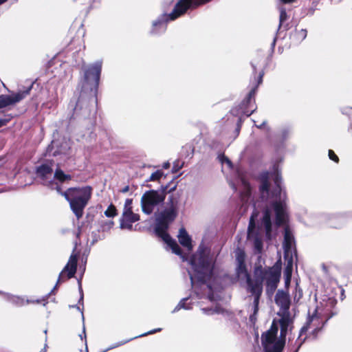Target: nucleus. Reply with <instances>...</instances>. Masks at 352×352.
I'll list each match as a JSON object with an SVG mask.
<instances>
[{
  "instance_id": "obj_1",
  "label": "nucleus",
  "mask_w": 352,
  "mask_h": 352,
  "mask_svg": "<svg viewBox=\"0 0 352 352\" xmlns=\"http://www.w3.org/2000/svg\"><path fill=\"white\" fill-rule=\"evenodd\" d=\"M268 179V173L262 175L260 192L261 198L268 201L270 204L265 206L258 228L256 229L255 224L258 215L256 211L253 212L248 227V239L254 242L255 248L259 252L262 249V241L258 235L265 232L267 239L271 238L272 221L274 217L275 216L276 223L278 226L284 225L287 221V197L285 192L281 189L280 176L278 173L275 175L274 178L275 188L272 192H270L269 190Z\"/></svg>"
},
{
  "instance_id": "obj_2",
  "label": "nucleus",
  "mask_w": 352,
  "mask_h": 352,
  "mask_svg": "<svg viewBox=\"0 0 352 352\" xmlns=\"http://www.w3.org/2000/svg\"><path fill=\"white\" fill-rule=\"evenodd\" d=\"M275 300L280 307L278 313L280 318L274 319L271 328L262 335V344L265 352H281L285 345V338L292 328V319L288 311L289 300L287 294L278 291Z\"/></svg>"
},
{
  "instance_id": "obj_3",
  "label": "nucleus",
  "mask_w": 352,
  "mask_h": 352,
  "mask_svg": "<svg viewBox=\"0 0 352 352\" xmlns=\"http://www.w3.org/2000/svg\"><path fill=\"white\" fill-rule=\"evenodd\" d=\"M179 208V197L176 195L169 196L165 208L156 217L155 232L170 248L173 253L180 256L184 261V256L182 255L179 245L166 232L169 224L177 217Z\"/></svg>"
},
{
  "instance_id": "obj_4",
  "label": "nucleus",
  "mask_w": 352,
  "mask_h": 352,
  "mask_svg": "<svg viewBox=\"0 0 352 352\" xmlns=\"http://www.w3.org/2000/svg\"><path fill=\"white\" fill-rule=\"evenodd\" d=\"M280 276V267L275 265L267 270L256 268L254 272V278L253 279L248 277V290L254 296V312L250 316L252 322L256 320V314L258 311L259 298L263 292V282L265 280L267 290L274 292L277 286Z\"/></svg>"
},
{
  "instance_id": "obj_5",
  "label": "nucleus",
  "mask_w": 352,
  "mask_h": 352,
  "mask_svg": "<svg viewBox=\"0 0 352 352\" xmlns=\"http://www.w3.org/2000/svg\"><path fill=\"white\" fill-rule=\"evenodd\" d=\"M190 263L193 270V272H189L192 285L195 284L196 280L204 283L211 276L214 258L204 250L199 249L198 252L193 255L190 259Z\"/></svg>"
},
{
  "instance_id": "obj_6",
  "label": "nucleus",
  "mask_w": 352,
  "mask_h": 352,
  "mask_svg": "<svg viewBox=\"0 0 352 352\" xmlns=\"http://www.w3.org/2000/svg\"><path fill=\"white\" fill-rule=\"evenodd\" d=\"M56 190L69 203L70 208L77 219H80L91 197L92 188L87 186L82 188H71L61 192L60 188L56 186Z\"/></svg>"
},
{
  "instance_id": "obj_7",
  "label": "nucleus",
  "mask_w": 352,
  "mask_h": 352,
  "mask_svg": "<svg viewBox=\"0 0 352 352\" xmlns=\"http://www.w3.org/2000/svg\"><path fill=\"white\" fill-rule=\"evenodd\" d=\"M102 65V61L98 60L83 67L84 74L81 85L84 91L96 93L99 84Z\"/></svg>"
},
{
  "instance_id": "obj_8",
  "label": "nucleus",
  "mask_w": 352,
  "mask_h": 352,
  "mask_svg": "<svg viewBox=\"0 0 352 352\" xmlns=\"http://www.w3.org/2000/svg\"><path fill=\"white\" fill-rule=\"evenodd\" d=\"M210 0H179L170 14H162L158 19L153 22L155 28L161 26L165 27V23L168 20L173 21L183 14L188 8L197 7L204 4Z\"/></svg>"
},
{
  "instance_id": "obj_9",
  "label": "nucleus",
  "mask_w": 352,
  "mask_h": 352,
  "mask_svg": "<svg viewBox=\"0 0 352 352\" xmlns=\"http://www.w3.org/2000/svg\"><path fill=\"white\" fill-rule=\"evenodd\" d=\"M165 198L166 193L164 191L155 190L146 191L140 200L142 212L144 214H151L156 206L164 201Z\"/></svg>"
},
{
  "instance_id": "obj_10",
  "label": "nucleus",
  "mask_w": 352,
  "mask_h": 352,
  "mask_svg": "<svg viewBox=\"0 0 352 352\" xmlns=\"http://www.w3.org/2000/svg\"><path fill=\"white\" fill-rule=\"evenodd\" d=\"M32 87V85H31L25 91L12 93L10 95H0V108L13 105L23 100L30 94Z\"/></svg>"
},
{
  "instance_id": "obj_11",
  "label": "nucleus",
  "mask_w": 352,
  "mask_h": 352,
  "mask_svg": "<svg viewBox=\"0 0 352 352\" xmlns=\"http://www.w3.org/2000/svg\"><path fill=\"white\" fill-rule=\"evenodd\" d=\"M140 220L138 214L134 213L133 210L123 211L120 219V227L122 230H133V223Z\"/></svg>"
},
{
  "instance_id": "obj_12",
  "label": "nucleus",
  "mask_w": 352,
  "mask_h": 352,
  "mask_svg": "<svg viewBox=\"0 0 352 352\" xmlns=\"http://www.w3.org/2000/svg\"><path fill=\"white\" fill-rule=\"evenodd\" d=\"M236 261L238 266L236 268V273L239 278H245L248 281V277H250L245 262V254L243 251L238 250L236 252Z\"/></svg>"
},
{
  "instance_id": "obj_13",
  "label": "nucleus",
  "mask_w": 352,
  "mask_h": 352,
  "mask_svg": "<svg viewBox=\"0 0 352 352\" xmlns=\"http://www.w3.org/2000/svg\"><path fill=\"white\" fill-rule=\"evenodd\" d=\"M294 241V236L288 227L285 228L283 248L285 258L292 257Z\"/></svg>"
},
{
  "instance_id": "obj_14",
  "label": "nucleus",
  "mask_w": 352,
  "mask_h": 352,
  "mask_svg": "<svg viewBox=\"0 0 352 352\" xmlns=\"http://www.w3.org/2000/svg\"><path fill=\"white\" fill-rule=\"evenodd\" d=\"M77 267V256L76 254H72L69 259L64 267L61 273L60 274L59 278L63 276L65 273H67L68 278H72L76 273Z\"/></svg>"
},
{
  "instance_id": "obj_15",
  "label": "nucleus",
  "mask_w": 352,
  "mask_h": 352,
  "mask_svg": "<svg viewBox=\"0 0 352 352\" xmlns=\"http://www.w3.org/2000/svg\"><path fill=\"white\" fill-rule=\"evenodd\" d=\"M177 236L182 245L186 248L188 250L192 249L191 238L184 228L179 229Z\"/></svg>"
},
{
  "instance_id": "obj_16",
  "label": "nucleus",
  "mask_w": 352,
  "mask_h": 352,
  "mask_svg": "<svg viewBox=\"0 0 352 352\" xmlns=\"http://www.w3.org/2000/svg\"><path fill=\"white\" fill-rule=\"evenodd\" d=\"M287 259V265L284 271V278L285 285H288L290 283L292 270H293V259L292 257L286 258Z\"/></svg>"
},
{
  "instance_id": "obj_17",
  "label": "nucleus",
  "mask_w": 352,
  "mask_h": 352,
  "mask_svg": "<svg viewBox=\"0 0 352 352\" xmlns=\"http://www.w3.org/2000/svg\"><path fill=\"white\" fill-rule=\"evenodd\" d=\"M239 182L241 184V188L242 189V192H241L242 199H243V201H245V197L249 196V195L250 194V188L248 182L246 181V179L244 177H241L239 179Z\"/></svg>"
},
{
  "instance_id": "obj_18",
  "label": "nucleus",
  "mask_w": 352,
  "mask_h": 352,
  "mask_svg": "<svg viewBox=\"0 0 352 352\" xmlns=\"http://www.w3.org/2000/svg\"><path fill=\"white\" fill-rule=\"evenodd\" d=\"M7 299L8 300H10L11 302H12L18 306H23V305L28 304L31 302L29 300H25L22 297L14 296L12 294H8Z\"/></svg>"
},
{
  "instance_id": "obj_19",
  "label": "nucleus",
  "mask_w": 352,
  "mask_h": 352,
  "mask_svg": "<svg viewBox=\"0 0 352 352\" xmlns=\"http://www.w3.org/2000/svg\"><path fill=\"white\" fill-rule=\"evenodd\" d=\"M52 168L48 164H43L37 168L38 176L45 178L48 175H52Z\"/></svg>"
},
{
  "instance_id": "obj_20",
  "label": "nucleus",
  "mask_w": 352,
  "mask_h": 352,
  "mask_svg": "<svg viewBox=\"0 0 352 352\" xmlns=\"http://www.w3.org/2000/svg\"><path fill=\"white\" fill-rule=\"evenodd\" d=\"M54 178L60 182L71 179L69 175L65 174L61 170H56L54 174Z\"/></svg>"
},
{
  "instance_id": "obj_21",
  "label": "nucleus",
  "mask_w": 352,
  "mask_h": 352,
  "mask_svg": "<svg viewBox=\"0 0 352 352\" xmlns=\"http://www.w3.org/2000/svg\"><path fill=\"white\" fill-rule=\"evenodd\" d=\"M104 214L107 217H113L117 214L116 207L111 204L104 212Z\"/></svg>"
},
{
  "instance_id": "obj_22",
  "label": "nucleus",
  "mask_w": 352,
  "mask_h": 352,
  "mask_svg": "<svg viewBox=\"0 0 352 352\" xmlns=\"http://www.w3.org/2000/svg\"><path fill=\"white\" fill-rule=\"evenodd\" d=\"M113 221L111 220L104 221L101 222V228L103 231H107L113 227Z\"/></svg>"
},
{
  "instance_id": "obj_23",
  "label": "nucleus",
  "mask_w": 352,
  "mask_h": 352,
  "mask_svg": "<svg viewBox=\"0 0 352 352\" xmlns=\"http://www.w3.org/2000/svg\"><path fill=\"white\" fill-rule=\"evenodd\" d=\"M219 159L223 166L227 165L228 168L232 167V163H231L230 160L225 155H219Z\"/></svg>"
},
{
  "instance_id": "obj_24",
  "label": "nucleus",
  "mask_w": 352,
  "mask_h": 352,
  "mask_svg": "<svg viewBox=\"0 0 352 352\" xmlns=\"http://www.w3.org/2000/svg\"><path fill=\"white\" fill-rule=\"evenodd\" d=\"M188 299L187 298H184L182 300H181L179 302V303L175 307V308L174 309L173 311V312H175V311H179L180 309L183 308V309H190V307L188 306H186L185 305V302Z\"/></svg>"
},
{
  "instance_id": "obj_25",
  "label": "nucleus",
  "mask_w": 352,
  "mask_h": 352,
  "mask_svg": "<svg viewBox=\"0 0 352 352\" xmlns=\"http://www.w3.org/2000/svg\"><path fill=\"white\" fill-rule=\"evenodd\" d=\"M162 175L163 173L161 170H157L156 172L151 174V175L150 176L149 181L159 180Z\"/></svg>"
},
{
  "instance_id": "obj_26",
  "label": "nucleus",
  "mask_w": 352,
  "mask_h": 352,
  "mask_svg": "<svg viewBox=\"0 0 352 352\" xmlns=\"http://www.w3.org/2000/svg\"><path fill=\"white\" fill-rule=\"evenodd\" d=\"M132 202L133 200L131 199H126L124 202L123 211L132 210Z\"/></svg>"
},
{
  "instance_id": "obj_27",
  "label": "nucleus",
  "mask_w": 352,
  "mask_h": 352,
  "mask_svg": "<svg viewBox=\"0 0 352 352\" xmlns=\"http://www.w3.org/2000/svg\"><path fill=\"white\" fill-rule=\"evenodd\" d=\"M202 311L204 313L207 314H212L214 313H220V310L219 308H216L215 309H202Z\"/></svg>"
},
{
  "instance_id": "obj_28",
  "label": "nucleus",
  "mask_w": 352,
  "mask_h": 352,
  "mask_svg": "<svg viewBox=\"0 0 352 352\" xmlns=\"http://www.w3.org/2000/svg\"><path fill=\"white\" fill-rule=\"evenodd\" d=\"M329 158H330L331 160H333V161H334V162H338V156H337V155L335 154V153H334L333 151H331V150H329Z\"/></svg>"
},
{
  "instance_id": "obj_29",
  "label": "nucleus",
  "mask_w": 352,
  "mask_h": 352,
  "mask_svg": "<svg viewBox=\"0 0 352 352\" xmlns=\"http://www.w3.org/2000/svg\"><path fill=\"white\" fill-rule=\"evenodd\" d=\"M297 36L299 38L304 39L307 36V31L302 29L297 32Z\"/></svg>"
},
{
  "instance_id": "obj_30",
  "label": "nucleus",
  "mask_w": 352,
  "mask_h": 352,
  "mask_svg": "<svg viewBox=\"0 0 352 352\" xmlns=\"http://www.w3.org/2000/svg\"><path fill=\"white\" fill-rule=\"evenodd\" d=\"M287 18V13L285 10H281L280 14V23L283 22L285 20H286Z\"/></svg>"
},
{
  "instance_id": "obj_31",
  "label": "nucleus",
  "mask_w": 352,
  "mask_h": 352,
  "mask_svg": "<svg viewBox=\"0 0 352 352\" xmlns=\"http://www.w3.org/2000/svg\"><path fill=\"white\" fill-rule=\"evenodd\" d=\"M161 331V329L160 328H158V329H153V330H151L148 332H146V333H143L142 335H141L140 336H147L148 334H152V333H156V332H159Z\"/></svg>"
},
{
  "instance_id": "obj_32",
  "label": "nucleus",
  "mask_w": 352,
  "mask_h": 352,
  "mask_svg": "<svg viewBox=\"0 0 352 352\" xmlns=\"http://www.w3.org/2000/svg\"><path fill=\"white\" fill-rule=\"evenodd\" d=\"M128 342V340H126V341H123V342H118V343L116 344L115 345L111 346H110L109 348H108V349H107V351H108V350H109V349H114V348L118 347V346H121V345H122V344H125V343H126V342ZM104 351H106V350H105Z\"/></svg>"
},
{
  "instance_id": "obj_33",
  "label": "nucleus",
  "mask_w": 352,
  "mask_h": 352,
  "mask_svg": "<svg viewBox=\"0 0 352 352\" xmlns=\"http://www.w3.org/2000/svg\"><path fill=\"white\" fill-rule=\"evenodd\" d=\"M8 122L7 119H0V127L4 126Z\"/></svg>"
},
{
  "instance_id": "obj_34",
  "label": "nucleus",
  "mask_w": 352,
  "mask_h": 352,
  "mask_svg": "<svg viewBox=\"0 0 352 352\" xmlns=\"http://www.w3.org/2000/svg\"><path fill=\"white\" fill-rule=\"evenodd\" d=\"M283 3H290L294 2L295 0H280Z\"/></svg>"
},
{
  "instance_id": "obj_35",
  "label": "nucleus",
  "mask_w": 352,
  "mask_h": 352,
  "mask_svg": "<svg viewBox=\"0 0 352 352\" xmlns=\"http://www.w3.org/2000/svg\"><path fill=\"white\" fill-rule=\"evenodd\" d=\"M162 166L164 168L167 169L169 168L170 164H169V162H165V163H164Z\"/></svg>"
},
{
  "instance_id": "obj_36",
  "label": "nucleus",
  "mask_w": 352,
  "mask_h": 352,
  "mask_svg": "<svg viewBox=\"0 0 352 352\" xmlns=\"http://www.w3.org/2000/svg\"><path fill=\"white\" fill-rule=\"evenodd\" d=\"M263 76V73L261 72V73L259 74V80H258V84H260V83L262 82Z\"/></svg>"
},
{
  "instance_id": "obj_37",
  "label": "nucleus",
  "mask_w": 352,
  "mask_h": 352,
  "mask_svg": "<svg viewBox=\"0 0 352 352\" xmlns=\"http://www.w3.org/2000/svg\"><path fill=\"white\" fill-rule=\"evenodd\" d=\"M128 190H129V186H126V187H124V188L122 190V192H128Z\"/></svg>"
},
{
  "instance_id": "obj_38",
  "label": "nucleus",
  "mask_w": 352,
  "mask_h": 352,
  "mask_svg": "<svg viewBox=\"0 0 352 352\" xmlns=\"http://www.w3.org/2000/svg\"><path fill=\"white\" fill-rule=\"evenodd\" d=\"M254 91H255L253 89V90H252V91L250 92V94H249V98H251L252 96H254Z\"/></svg>"
},
{
  "instance_id": "obj_39",
  "label": "nucleus",
  "mask_w": 352,
  "mask_h": 352,
  "mask_svg": "<svg viewBox=\"0 0 352 352\" xmlns=\"http://www.w3.org/2000/svg\"><path fill=\"white\" fill-rule=\"evenodd\" d=\"M209 298L210 300H215L217 298H214V296L213 295H209Z\"/></svg>"
},
{
  "instance_id": "obj_40",
  "label": "nucleus",
  "mask_w": 352,
  "mask_h": 352,
  "mask_svg": "<svg viewBox=\"0 0 352 352\" xmlns=\"http://www.w3.org/2000/svg\"><path fill=\"white\" fill-rule=\"evenodd\" d=\"M6 1V0H0V5L1 4H3V3H5Z\"/></svg>"
},
{
  "instance_id": "obj_41",
  "label": "nucleus",
  "mask_w": 352,
  "mask_h": 352,
  "mask_svg": "<svg viewBox=\"0 0 352 352\" xmlns=\"http://www.w3.org/2000/svg\"><path fill=\"white\" fill-rule=\"evenodd\" d=\"M309 329V327H303V328H302V331H304L305 329V330H307V329Z\"/></svg>"
},
{
  "instance_id": "obj_42",
  "label": "nucleus",
  "mask_w": 352,
  "mask_h": 352,
  "mask_svg": "<svg viewBox=\"0 0 352 352\" xmlns=\"http://www.w3.org/2000/svg\"><path fill=\"white\" fill-rule=\"evenodd\" d=\"M208 288L210 289V290L212 291V287L211 285H208Z\"/></svg>"
}]
</instances>
